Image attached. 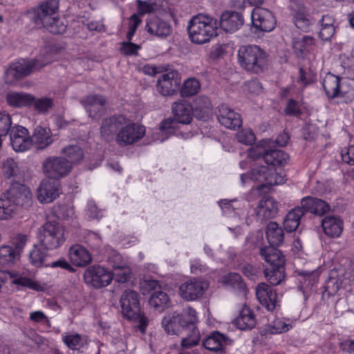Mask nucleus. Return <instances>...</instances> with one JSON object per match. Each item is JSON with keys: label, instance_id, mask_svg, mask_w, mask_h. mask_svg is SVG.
Instances as JSON below:
<instances>
[{"label": "nucleus", "instance_id": "nucleus-1", "mask_svg": "<svg viewBox=\"0 0 354 354\" xmlns=\"http://www.w3.org/2000/svg\"><path fill=\"white\" fill-rule=\"evenodd\" d=\"M59 6L57 0H44L28 12L30 19L39 28L53 34H62L66 26L59 18Z\"/></svg>", "mask_w": 354, "mask_h": 354}, {"label": "nucleus", "instance_id": "nucleus-2", "mask_svg": "<svg viewBox=\"0 0 354 354\" xmlns=\"http://www.w3.org/2000/svg\"><path fill=\"white\" fill-rule=\"evenodd\" d=\"M218 23L216 19L205 15L193 17L187 26L192 42L202 44L217 35Z\"/></svg>", "mask_w": 354, "mask_h": 354}, {"label": "nucleus", "instance_id": "nucleus-3", "mask_svg": "<svg viewBox=\"0 0 354 354\" xmlns=\"http://www.w3.org/2000/svg\"><path fill=\"white\" fill-rule=\"evenodd\" d=\"M260 254L269 264L264 275L272 286L280 284L285 279V257L281 252L272 247L261 248Z\"/></svg>", "mask_w": 354, "mask_h": 354}, {"label": "nucleus", "instance_id": "nucleus-4", "mask_svg": "<svg viewBox=\"0 0 354 354\" xmlns=\"http://www.w3.org/2000/svg\"><path fill=\"white\" fill-rule=\"evenodd\" d=\"M238 61L244 70L254 74L263 73L268 66L266 53L255 45L241 46L238 50Z\"/></svg>", "mask_w": 354, "mask_h": 354}, {"label": "nucleus", "instance_id": "nucleus-5", "mask_svg": "<svg viewBox=\"0 0 354 354\" xmlns=\"http://www.w3.org/2000/svg\"><path fill=\"white\" fill-rule=\"evenodd\" d=\"M120 302L124 317L129 319L138 320L140 330L142 333H145L147 326V319L140 314L138 292L131 289L125 290L120 297Z\"/></svg>", "mask_w": 354, "mask_h": 354}, {"label": "nucleus", "instance_id": "nucleus-6", "mask_svg": "<svg viewBox=\"0 0 354 354\" xmlns=\"http://www.w3.org/2000/svg\"><path fill=\"white\" fill-rule=\"evenodd\" d=\"M196 311L192 308L184 309L180 313L173 312L165 315L162 320V326L169 335H178L187 324L197 323Z\"/></svg>", "mask_w": 354, "mask_h": 354}, {"label": "nucleus", "instance_id": "nucleus-7", "mask_svg": "<svg viewBox=\"0 0 354 354\" xmlns=\"http://www.w3.org/2000/svg\"><path fill=\"white\" fill-rule=\"evenodd\" d=\"M64 227L56 221H47L38 230V239L41 246L54 250L66 241Z\"/></svg>", "mask_w": 354, "mask_h": 354}, {"label": "nucleus", "instance_id": "nucleus-8", "mask_svg": "<svg viewBox=\"0 0 354 354\" xmlns=\"http://www.w3.org/2000/svg\"><path fill=\"white\" fill-rule=\"evenodd\" d=\"M259 182L260 187L280 185L284 183V178L277 173L275 168L261 165L253 167L250 176L246 174L241 175V180L243 183L246 182L248 178Z\"/></svg>", "mask_w": 354, "mask_h": 354}, {"label": "nucleus", "instance_id": "nucleus-9", "mask_svg": "<svg viewBox=\"0 0 354 354\" xmlns=\"http://www.w3.org/2000/svg\"><path fill=\"white\" fill-rule=\"evenodd\" d=\"M50 62V60H40L35 59L32 61L22 60L11 64L6 71V77L7 82L12 83L30 75L33 70L40 69Z\"/></svg>", "mask_w": 354, "mask_h": 354}, {"label": "nucleus", "instance_id": "nucleus-10", "mask_svg": "<svg viewBox=\"0 0 354 354\" xmlns=\"http://www.w3.org/2000/svg\"><path fill=\"white\" fill-rule=\"evenodd\" d=\"M6 200H9L14 205V210L16 206L28 207L32 203V194L28 187L19 183H13L10 188L2 194Z\"/></svg>", "mask_w": 354, "mask_h": 354}, {"label": "nucleus", "instance_id": "nucleus-11", "mask_svg": "<svg viewBox=\"0 0 354 354\" xmlns=\"http://www.w3.org/2000/svg\"><path fill=\"white\" fill-rule=\"evenodd\" d=\"M145 131L144 126L129 122L127 119L126 124L122 125L121 129L116 134V142L122 147L132 145L142 139Z\"/></svg>", "mask_w": 354, "mask_h": 354}, {"label": "nucleus", "instance_id": "nucleus-12", "mask_svg": "<svg viewBox=\"0 0 354 354\" xmlns=\"http://www.w3.org/2000/svg\"><path fill=\"white\" fill-rule=\"evenodd\" d=\"M112 279L111 272L99 265L88 267L84 273V282L95 288L107 286Z\"/></svg>", "mask_w": 354, "mask_h": 354}, {"label": "nucleus", "instance_id": "nucleus-13", "mask_svg": "<svg viewBox=\"0 0 354 354\" xmlns=\"http://www.w3.org/2000/svg\"><path fill=\"white\" fill-rule=\"evenodd\" d=\"M249 156L254 160L263 157L265 162L272 167L281 166L287 163L289 156L282 150L270 149L266 151L259 147H252L249 152Z\"/></svg>", "mask_w": 354, "mask_h": 354}, {"label": "nucleus", "instance_id": "nucleus-14", "mask_svg": "<svg viewBox=\"0 0 354 354\" xmlns=\"http://www.w3.org/2000/svg\"><path fill=\"white\" fill-rule=\"evenodd\" d=\"M71 167L66 159L61 157H49L42 165L43 171L46 176L57 180L66 176L70 172Z\"/></svg>", "mask_w": 354, "mask_h": 354}, {"label": "nucleus", "instance_id": "nucleus-15", "mask_svg": "<svg viewBox=\"0 0 354 354\" xmlns=\"http://www.w3.org/2000/svg\"><path fill=\"white\" fill-rule=\"evenodd\" d=\"M180 76L176 71L161 75L157 80L158 92L162 96H169L177 93L180 86Z\"/></svg>", "mask_w": 354, "mask_h": 354}, {"label": "nucleus", "instance_id": "nucleus-16", "mask_svg": "<svg viewBox=\"0 0 354 354\" xmlns=\"http://www.w3.org/2000/svg\"><path fill=\"white\" fill-rule=\"evenodd\" d=\"M252 23L257 30L270 32L276 26V19L273 14L263 8H254L251 15Z\"/></svg>", "mask_w": 354, "mask_h": 354}, {"label": "nucleus", "instance_id": "nucleus-17", "mask_svg": "<svg viewBox=\"0 0 354 354\" xmlns=\"http://www.w3.org/2000/svg\"><path fill=\"white\" fill-rule=\"evenodd\" d=\"M127 118L118 115L106 118L102 120L100 126V136L103 140L110 142L116 137V134L126 124Z\"/></svg>", "mask_w": 354, "mask_h": 354}, {"label": "nucleus", "instance_id": "nucleus-18", "mask_svg": "<svg viewBox=\"0 0 354 354\" xmlns=\"http://www.w3.org/2000/svg\"><path fill=\"white\" fill-rule=\"evenodd\" d=\"M81 103L88 116L93 119H99L105 113L106 99L102 95H88L81 101Z\"/></svg>", "mask_w": 354, "mask_h": 354}, {"label": "nucleus", "instance_id": "nucleus-19", "mask_svg": "<svg viewBox=\"0 0 354 354\" xmlns=\"http://www.w3.org/2000/svg\"><path fill=\"white\" fill-rule=\"evenodd\" d=\"M30 138L28 130L21 125H15L10 131V143L15 151L23 152L30 149Z\"/></svg>", "mask_w": 354, "mask_h": 354}, {"label": "nucleus", "instance_id": "nucleus-20", "mask_svg": "<svg viewBox=\"0 0 354 354\" xmlns=\"http://www.w3.org/2000/svg\"><path fill=\"white\" fill-rule=\"evenodd\" d=\"M60 192L59 182L48 178L41 181L37 189V198L41 203H49L56 199Z\"/></svg>", "mask_w": 354, "mask_h": 354}, {"label": "nucleus", "instance_id": "nucleus-21", "mask_svg": "<svg viewBox=\"0 0 354 354\" xmlns=\"http://www.w3.org/2000/svg\"><path fill=\"white\" fill-rule=\"evenodd\" d=\"M208 287L209 284L205 281L189 280L180 286V292L183 298L192 301L201 297Z\"/></svg>", "mask_w": 354, "mask_h": 354}, {"label": "nucleus", "instance_id": "nucleus-22", "mask_svg": "<svg viewBox=\"0 0 354 354\" xmlns=\"http://www.w3.org/2000/svg\"><path fill=\"white\" fill-rule=\"evenodd\" d=\"M145 30L151 35L165 39L171 35L173 28L169 22L155 17L147 20Z\"/></svg>", "mask_w": 354, "mask_h": 354}, {"label": "nucleus", "instance_id": "nucleus-23", "mask_svg": "<svg viewBox=\"0 0 354 354\" xmlns=\"http://www.w3.org/2000/svg\"><path fill=\"white\" fill-rule=\"evenodd\" d=\"M217 118L221 125L230 129L239 128L242 124L241 115L225 104L218 106Z\"/></svg>", "mask_w": 354, "mask_h": 354}, {"label": "nucleus", "instance_id": "nucleus-24", "mask_svg": "<svg viewBox=\"0 0 354 354\" xmlns=\"http://www.w3.org/2000/svg\"><path fill=\"white\" fill-rule=\"evenodd\" d=\"M256 296L260 304L268 310L272 311L276 308L277 293L266 283H260L256 288Z\"/></svg>", "mask_w": 354, "mask_h": 354}, {"label": "nucleus", "instance_id": "nucleus-25", "mask_svg": "<svg viewBox=\"0 0 354 354\" xmlns=\"http://www.w3.org/2000/svg\"><path fill=\"white\" fill-rule=\"evenodd\" d=\"M203 347L210 351L218 353L224 351L225 346L232 344V340L227 336L214 331L203 340Z\"/></svg>", "mask_w": 354, "mask_h": 354}, {"label": "nucleus", "instance_id": "nucleus-26", "mask_svg": "<svg viewBox=\"0 0 354 354\" xmlns=\"http://www.w3.org/2000/svg\"><path fill=\"white\" fill-rule=\"evenodd\" d=\"M278 204L272 197L261 200L257 207L255 213L257 219L263 223L266 220L274 218L277 214Z\"/></svg>", "mask_w": 354, "mask_h": 354}, {"label": "nucleus", "instance_id": "nucleus-27", "mask_svg": "<svg viewBox=\"0 0 354 354\" xmlns=\"http://www.w3.org/2000/svg\"><path fill=\"white\" fill-rule=\"evenodd\" d=\"M31 145L38 150H44L48 147L54 141L53 133L49 128L37 126L30 136Z\"/></svg>", "mask_w": 354, "mask_h": 354}, {"label": "nucleus", "instance_id": "nucleus-28", "mask_svg": "<svg viewBox=\"0 0 354 354\" xmlns=\"http://www.w3.org/2000/svg\"><path fill=\"white\" fill-rule=\"evenodd\" d=\"M71 263L77 267H85L92 261L90 252L80 244L73 245L68 250Z\"/></svg>", "mask_w": 354, "mask_h": 354}, {"label": "nucleus", "instance_id": "nucleus-29", "mask_svg": "<svg viewBox=\"0 0 354 354\" xmlns=\"http://www.w3.org/2000/svg\"><path fill=\"white\" fill-rule=\"evenodd\" d=\"M301 205L304 213L308 212L319 216L326 214L330 209V205L326 201L312 196L302 198Z\"/></svg>", "mask_w": 354, "mask_h": 354}, {"label": "nucleus", "instance_id": "nucleus-30", "mask_svg": "<svg viewBox=\"0 0 354 354\" xmlns=\"http://www.w3.org/2000/svg\"><path fill=\"white\" fill-rule=\"evenodd\" d=\"M242 15L234 11H227L221 16L220 26L225 32H234L243 24Z\"/></svg>", "mask_w": 354, "mask_h": 354}, {"label": "nucleus", "instance_id": "nucleus-31", "mask_svg": "<svg viewBox=\"0 0 354 354\" xmlns=\"http://www.w3.org/2000/svg\"><path fill=\"white\" fill-rule=\"evenodd\" d=\"M322 226L326 235L337 238L342 232L343 221L338 216H326L322 221Z\"/></svg>", "mask_w": 354, "mask_h": 354}, {"label": "nucleus", "instance_id": "nucleus-32", "mask_svg": "<svg viewBox=\"0 0 354 354\" xmlns=\"http://www.w3.org/2000/svg\"><path fill=\"white\" fill-rule=\"evenodd\" d=\"M120 259L121 257L118 254L115 255L113 259H109V263L113 269L111 275L116 281L125 283L129 278L131 270L124 262H116L117 261H120Z\"/></svg>", "mask_w": 354, "mask_h": 354}, {"label": "nucleus", "instance_id": "nucleus-33", "mask_svg": "<svg viewBox=\"0 0 354 354\" xmlns=\"http://www.w3.org/2000/svg\"><path fill=\"white\" fill-rule=\"evenodd\" d=\"M172 111L179 123L188 124L192 119V108L186 101L175 102L172 105Z\"/></svg>", "mask_w": 354, "mask_h": 354}, {"label": "nucleus", "instance_id": "nucleus-34", "mask_svg": "<svg viewBox=\"0 0 354 354\" xmlns=\"http://www.w3.org/2000/svg\"><path fill=\"white\" fill-rule=\"evenodd\" d=\"M234 324L241 330H250L256 324V318L253 311L247 306H244L239 315L234 319Z\"/></svg>", "mask_w": 354, "mask_h": 354}, {"label": "nucleus", "instance_id": "nucleus-35", "mask_svg": "<svg viewBox=\"0 0 354 354\" xmlns=\"http://www.w3.org/2000/svg\"><path fill=\"white\" fill-rule=\"evenodd\" d=\"M266 238L270 247L275 248L279 246L283 241L284 233L281 227L276 222H270L266 230Z\"/></svg>", "mask_w": 354, "mask_h": 354}, {"label": "nucleus", "instance_id": "nucleus-36", "mask_svg": "<svg viewBox=\"0 0 354 354\" xmlns=\"http://www.w3.org/2000/svg\"><path fill=\"white\" fill-rule=\"evenodd\" d=\"M196 324V323L187 324V326L182 330L186 333L180 342V346L183 349H188L198 344L201 335Z\"/></svg>", "mask_w": 354, "mask_h": 354}, {"label": "nucleus", "instance_id": "nucleus-37", "mask_svg": "<svg viewBox=\"0 0 354 354\" xmlns=\"http://www.w3.org/2000/svg\"><path fill=\"white\" fill-rule=\"evenodd\" d=\"M8 104L15 108H21L30 105L35 97L28 93L10 91L6 95Z\"/></svg>", "mask_w": 354, "mask_h": 354}, {"label": "nucleus", "instance_id": "nucleus-38", "mask_svg": "<svg viewBox=\"0 0 354 354\" xmlns=\"http://www.w3.org/2000/svg\"><path fill=\"white\" fill-rule=\"evenodd\" d=\"M322 84L328 98H335L339 94L340 78L338 76L328 73L324 78Z\"/></svg>", "mask_w": 354, "mask_h": 354}, {"label": "nucleus", "instance_id": "nucleus-39", "mask_svg": "<svg viewBox=\"0 0 354 354\" xmlns=\"http://www.w3.org/2000/svg\"><path fill=\"white\" fill-rule=\"evenodd\" d=\"M304 215L301 207H297L290 210L283 221V227L288 232H292L297 229L300 219Z\"/></svg>", "mask_w": 354, "mask_h": 354}, {"label": "nucleus", "instance_id": "nucleus-40", "mask_svg": "<svg viewBox=\"0 0 354 354\" xmlns=\"http://www.w3.org/2000/svg\"><path fill=\"white\" fill-rule=\"evenodd\" d=\"M149 303L151 307L160 312L171 306L167 294L162 290L154 291L149 298Z\"/></svg>", "mask_w": 354, "mask_h": 354}, {"label": "nucleus", "instance_id": "nucleus-41", "mask_svg": "<svg viewBox=\"0 0 354 354\" xmlns=\"http://www.w3.org/2000/svg\"><path fill=\"white\" fill-rule=\"evenodd\" d=\"M335 19L330 15H324L320 20L321 29L319 37L324 41H329L335 32Z\"/></svg>", "mask_w": 354, "mask_h": 354}, {"label": "nucleus", "instance_id": "nucleus-42", "mask_svg": "<svg viewBox=\"0 0 354 354\" xmlns=\"http://www.w3.org/2000/svg\"><path fill=\"white\" fill-rule=\"evenodd\" d=\"M71 165L81 162L84 158V151L78 145H68L63 148L61 151Z\"/></svg>", "mask_w": 354, "mask_h": 354}, {"label": "nucleus", "instance_id": "nucleus-43", "mask_svg": "<svg viewBox=\"0 0 354 354\" xmlns=\"http://www.w3.org/2000/svg\"><path fill=\"white\" fill-rule=\"evenodd\" d=\"M46 250L44 247L35 245L29 254L30 262L36 267L49 266L50 263H46Z\"/></svg>", "mask_w": 354, "mask_h": 354}, {"label": "nucleus", "instance_id": "nucleus-44", "mask_svg": "<svg viewBox=\"0 0 354 354\" xmlns=\"http://www.w3.org/2000/svg\"><path fill=\"white\" fill-rule=\"evenodd\" d=\"M19 253L12 246L3 245L0 247V264L10 266L19 259Z\"/></svg>", "mask_w": 354, "mask_h": 354}, {"label": "nucleus", "instance_id": "nucleus-45", "mask_svg": "<svg viewBox=\"0 0 354 354\" xmlns=\"http://www.w3.org/2000/svg\"><path fill=\"white\" fill-rule=\"evenodd\" d=\"M223 283L225 286L238 290L240 293L245 292V284L241 275L237 273L232 272L225 275L223 278Z\"/></svg>", "mask_w": 354, "mask_h": 354}, {"label": "nucleus", "instance_id": "nucleus-46", "mask_svg": "<svg viewBox=\"0 0 354 354\" xmlns=\"http://www.w3.org/2000/svg\"><path fill=\"white\" fill-rule=\"evenodd\" d=\"M201 84L196 78L185 80L180 88V94L183 97H191L196 95L200 90Z\"/></svg>", "mask_w": 354, "mask_h": 354}, {"label": "nucleus", "instance_id": "nucleus-47", "mask_svg": "<svg viewBox=\"0 0 354 354\" xmlns=\"http://www.w3.org/2000/svg\"><path fill=\"white\" fill-rule=\"evenodd\" d=\"M293 22L295 26L304 32L310 30L313 24L312 19L303 12H296L293 15Z\"/></svg>", "mask_w": 354, "mask_h": 354}, {"label": "nucleus", "instance_id": "nucleus-48", "mask_svg": "<svg viewBox=\"0 0 354 354\" xmlns=\"http://www.w3.org/2000/svg\"><path fill=\"white\" fill-rule=\"evenodd\" d=\"M314 44V38L311 36H304L301 39H295L293 49L297 56H302L308 47Z\"/></svg>", "mask_w": 354, "mask_h": 354}, {"label": "nucleus", "instance_id": "nucleus-49", "mask_svg": "<svg viewBox=\"0 0 354 354\" xmlns=\"http://www.w3.org/2000/svg\"><path fill=\"white\" fill-rule=\"evenodd\" d=\"M14 205L2 196L0 198V221H6L12 218L14 213Z\"/></svg>", "mask_w": 354, "mask_h": 354}, {"label": "nucleus", "instance_id": "nucleus-50", "mask_svg": "<svg viewBox=\"0 0 354 354\" xmlns=\"http://www.w3.org/2000/svg\"><path fill=\"white\" fill-rule=\"evenodd\" d=\"M2 172L6 178L16 176L19 173L17 163L12 158H8L2 164Z\"/></svg>", "mask_w": 354, "mask_h": 354}, {"label": "nucleus", "instance_id": "nucleus-51", "mask_svg": "<svg viewBox=\"0 0 354 354\" xmlns=\"http://www.w3.org/2000/svg\"><path fill=\"white\" fill-rule=\"evenodd\" d=\"M12 283L15 285H17L18 286L24 287V288H28L31 290H41V286L40 284L32 280L30 278L26 277H18L12 281Z\"/></svg>", "mask_w": 354, "mask_h": 354}, {"label": "nucleus", "instance_id": "nucleus-52", "mask_svg": "<svg viewBox=\"0 0 354 354\" xmlns=\"http://www.w3.org/2000/svg\"><path fill=\"white\" fill-rule=\"evenodd\" d=\"M272 333H281L292 328V321L286 318H277L272 322Z\"/></svg>", "mask_w": 354, "mask_h": 354}, {"label": "nucleus", "instance_id": "nucleus-53", "mask_svg": "<svg viewBox=\"0 0 354 354\" xmlns=\"http://www.w3.org/2000/svg\"><path fill=\"white\" fill-rule=\"evenodd\" d=\"M63 342L71 350L78 349L82 345V337L79 334L67 335L62 337Z\"/></svg>", "mask_w": 354, "mask_h": 354}, {"label": "nucleus", "instance_id": "nucleus-54", "mask_svg": "<svg viewBox=\"0 0 354 354\" xmlns=\"http://www.w3.org/2000/svg\"><path fill=\"white\" fill-rule=\"evenodd\" d=\"M11 125L10 115L5 112H0V134L6 136L10 131Z\"/></svg>", "mask_w": 354, "mask_h": 354}, {"label": "nucleus", "instance_id": "nucleus-55", "mask_svg": "<svg viewBox=\"0 0 354 354\" xmlns=\"http://www.w3.org/2000/svg\"><path fill=\"white\" fill-rule=\"evenodd\" d=\"M237 140L245 145H251L255 140V136L250 129H243L236 133Z\"/></svg>", "mask_w": 354, "mask_h": 354}, {"label": "nucleus", "instance_id": "nucleus-56", "mask_svg": "<svg viewBox=\"0 0 354 354\" xmlns=\"http://www.w3.org/2000/svg\"><path fill=\"white\" fill-rule=\"evenodd\" d=\"M140 49V46L128 41H124L121 44L120 48V52L124 55H137L138 50Z\"/></svg>", "mask_w": 354, "mask_h": 354}, {"label": "nucleus", "instance_id": "nucleus-57", "mask_svg": "<svg viewBox=\"0 0 354 354\" xmlns=\"http://www.w3.org/2000/svg\"><path fill=\"white\" fill-rule=\"evenodd\" d=\"M138 14L143 15L145 14L151 13L156 10V7L151 3L144 0H137Z\"/></svg>", "mask_w": 354, "mask_h": 354}, {"label": "nucleus", "instance_id": "nucleus-58", "mask_svg": "<svg viewBox=\"0 0 354 354\" xmlns=\"http://www.w3.org/2000/svg\"><path fill=\"white\" fill-rule=\"evenodd\" d=\"M340 153L342 159L345 163L354 165V145L342 149Z\"/></svg>", "mask_w": 354, "mask_h": 354}, {"label": "nucleus", "instance_id": "nucleus-59", "mask_svg": "<svg viewBox=\"0 0 354 354\" xmlns=\"http://www.w3.org/2000/svg\"><path fill=\"white\" fill-rule=\"evenodd\" d=\"M52 104L50 99L41 98L35 102V107L39 113H46L52 106Z\"/></svg>", "mask_w": 354, "mask_h": 354}, {"label": "nucleus", "instance_id": "nucleus-60", "mask_svg": "<svg viewBox=\"0 0 354 354\" xmlns=\"http://www.w3.org/2000/svg\"><path fill=\"white\" fill-rule=\"evenodd\" d=\"M174 120L167 118L160 124L159 129L162 134L166 135L167 137L174 132Z\"/></svg>", "mask_w": 354, "mask_h": 354}, {"label": "nucleus", "instance_id": "nucleus-61", "mask_svg": "<svg viewBox=\"0 0 354 354\" xmlns=\"http://www.w3.org/2000/svg\"><path fill=\"white\" fill-rule=\"evenodd\" d=\"M27 242V236L24 234H17L13 238L14 250L17 251L19 257L23 248Z\"/></svg>", "mask_w": 354, "mask_h": 354}, {"label": "nucleus", "instance_id": "nucleus-62", "mask_svg": "<svg viewBox=\"0 0 354 354\" xmlns=\"http://www.w3.org/2000/svg\"><path fill=\"white\" fill-rule=\"evenodd\" d=\"M196 109L203 111V109H209L211 108V102L206 96H199L194 100Z\"/></svg>", "mask_w": 354, "mask_h": 354}, {"label": "nucleus", "instance_id": "nucleus-63", "mask_svg": "<svg viewBox=\"0 0 354 354\" xmlns=\"http://www.w3.org/2000/svg\"><path fill=\"white\" fill-rule=\"evenodd\" d=\"M52 268H62L66 270L69 271L70 272H74L75 269L65 259H59L57 261H53L50 263V266Z\"/></svg>", "mask_w": 354, "mask_h": 354}, {"label": "nucleus", "instance_id": "nucleus-64", "mask_svg": "<svg viewBox=\"0 0 354 354\" xmlns=\"http://www.w3.org/2000/svg\"><path fill=\"white\" fill-rule=\"evenodd\" d=\"M286 114L296 115L300 113L297 102L294 100H290L285 109Z\"/></svg>", "mask_w": 354, "mask_h": 354}]
</instances>
